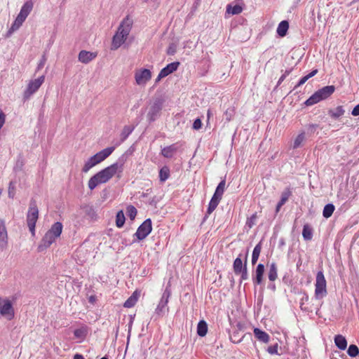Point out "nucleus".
<instances>
[{
	"label": "nucleus",
	"mask_w": 359,
	"mask_h": 359,
	"mask_svg": "<svg viewBox=\"0 0 359 359\" xmlns=\"http://www.w3.org/2000/svg\"><path fill=\"white\" fill-rule=\"evenodd\" d=\"M126 158V154H123L115 163L91 177L88 182V188L93 190L98 184L107 183L116 175L121 178Z\"/></svg>",
	"instance_id": "1"
},
{
	"label": "nucleus",
	"mask_w": 359,
	"mask_h": 359,
	"mask_svg": "<svg viewBox=\"0 0 359 359\" xmlns=\"http://www.w3.org/2000/svg\"><path fill=\"white\" fill-rule=\"evenodd\" d=\"M133 25V20L126 16L121 22L118 30L113 36L111 42V50L118 49L127 39Z\"/></svg>",
	"instance_id": "2"
},
{
	"label": "nucleus",
	"mask_w": 359,
	"mask_h": 359,
	"mask_svg": "<svg viewBox=\"0 0 359 359\" xmlns=\"http://www.w3.org/2000/svg\"><path fill=\"white\" fill-rule=\"evenodd\" d=\"M62 227L63 226L61 222H57L54 223L43 237L38 247L39 251L41 252L50 247L55 242V239L61 235Z\"/></svg>",
	"instance_id": "3"
},
{
	"label": "nucleus",
	"mask_w": 359,
	"mask_h": 359,
	"mask_svg": "<svg viewBox=\"0 0 359 359\" xmlns=\"http://www.w3.org/2000/svg\"><path fill=\"white\" fill-rule=\"evenodd\" d=\"M335 90V87L334 86H325L316 92H315L309 99H307L304 104L306 106H311L321 100L327 99L329 97Z\"/></svg>",
	"instance_id": "4"
},
{
	"label": "nucleus",
	"mask_w": 359,
	"mask_h": 359,
	"mask_svg": "<svg viewBox=\"0 0 359 359\" xmlns=\"http://www.w3.org/2000/svg\"><path fill=\"white\" fill-rule=\"evenodd\" d=\"M39 218V209L35 200L32 199L27 213V224L32 236L35 235L36 223Z\"/></svg>",
	"instance_id": "5"
},
{
	"label": "nucleus",
	"mask_w": 359,
	"mask_h": 359,
	"mask_svg": "<svg viewBox=\"0 0 359 359\" xmlns=\"http://www.w3.org/2000/svg\"><path fill=\"white\" fill-rule=\"evenodd\" d=\"M315 287V297L316 299H322L326 296V280L323 272L321 271L317 273Z\"/></svg>",
	"instance_id": "6"
},
{
	"label": "nucleus",
	"mask_w": 359,
	"mask_h": 359,
	"mask_svg": "<svg viewBox=\"0 0 359 359\" xmlns=\"http://www.w3.org/2000/svg\"><path fill=\"white\" fill-rule=\"evenodd\" d=\"M44 81H45L44 75H42L36 79L30 81L27 85L26 90L24 91V93H23L24 100H29L30 98V97L39 90V88L43 84Z\"/></svg>",
	"instance_id": "7"
},
{
	"label": "nucleus",
	"mask_w": 359,
	"mask_h": 359,
	"mask_svg": "<svg viewBox=\"0 0 359 359\" xmlns=\"http://www.w3.org/2000/svg\"><path fill=\"white\" fill-rule=\"evenodd\" d=\"M171 294L170 289L168 286L165 289L161 298L157 305V307L155 310V313L158 316H163L166 311H168V303L169 301V298Z\"/></svg>",
	"instance_id": "8"
},
{
	"label": "nucleus",
	"mask_w": 359,
	"mask_h": 359,
	"mask_svg": "<svg viewBox=\"0 0 359 359\" xmlns=\"http://www.w3.org/2000/svg\"><path fill=\"white\" fill-rule=\"evenodd\" d=\"M151 230L152 222L151 219L149 218L145 219L142 224L139 226L134 236H135L138 241H142L151 232Z\"/></svg>",
	"instance_id": "9"
},
{
	"label": "nucleus",
	"mask_w": 359,
	"mask_h": 359,
	"mask_svg": "<svg viewBox=\"0 0 359 359\" xmlns=\"http://www.w3.org/2000/svg\"><path fill=\"white\" fill-rule=\"evenodd\" d=\"M151 78V72L147 69H141L135 74V82L139 86H144Z\"/></svg>",
	"instance_id": "10"
},
{
	"label": "nucleus",
	"mask_w": 359,
	"mask_h": 359,
	"mask_svg": "<svg viewBox=\"0 0 359 359\" xmlns=\"http://www.w3.org/2000/svg\"><path fill=\"white\" fill-rule=\"evenodd\" d=\"M162 109V102L161 100H156L151 105L147 114V118L149 122L154 121L160 114Z\"/></svg>",
	"instance_id": "11"
},
{
	"label": "nucleus",
	"mask_w": 359,
	"mask_h": 359,
	"mask_svg": "<svg viewBox=\"0 0 359 359\" xmlns=\"http://www.w3.org/2000/svg\"><path fill=\"white\" fill-rule=\"evenodd\" d=\"M0 314L11 320L14 317V309L11 302L8 299H4V302L1 308H0Z\"/></svg>",
	"instance_id": "12"
},
{
	"label": "nucleus",
	"mask_w": 359,
	"mask_h": 359,
	"mask_svg": "<svg viewBox=\"0 0 359 359\" xmlns=\"http://www.w3.org/2000/svg\"><path fill=\"white\" fill-rule=\"evenodd\" d=\"M8 246V233L5 222L0 219V249L5 250Z\"/></svg>",
	"instance_id": "13"
},
{
	"label": "nucleus",
	"mask_w": 359,
	"mask_h": 359,
	"mask_svg": "<svg viewBox=\"0 0 359 359\" xmlns=\"http://www.w3.org/2000/svg\"><path fill=\"white\" fill-rule=\"evenodd\" d=\"M114 147H110L102 149V151L97 152L93 157L95 158L98 164L103 161H104L107 158H108L112 152L114 151Z\"/></svg>",
	"instance_id": "14"
},
{
	"label": "nucleus",
	"mask_w": 359,
	"mask_h": 359,
	"mask_svg": "<svg viewBox=\"0 0 359 359\" xmlns=\"http://www.w3.org/2000/svg\"><path fill=\"white\" fill-rule=\"evenodd\" d=\"M34 7V3L32 0L27 1L23 6H22L18 16L22 18L23 20H26L27 16L29 15L31 11H32Z\"/></svg>",
	"instance_id": "15"
},
{
	"label": "nucleus",
	"mask_w": 359,
	"mask_h": 359,
	"mask_svg": "<svg viewBox=\"0 0 359 359\" xmlns=\"http://www.w3.org/2000/svg\"><path fill=\"white\" fill-rule=\"evenodd\" d=\"M97 56L96 53L86 51V50H81L79 53V60L84 64H87L92 61L93 59H95Z\"/></svg>",
	"instance_id": "16"
},
{
	"label": "nucleus",
	"mask_w": 359,
	"mask_h": 359,
	"mask_svg": "<svg viewBox=\"0 0 359 359\" xmlns=\"http://www.w3.org/2000/svg\"><path fill=\"white\" fill-rule=\"evenodd\" d=\"M180 66L179 62H171L168 65H167L164 68H163L160 73L161 75H163L164 77L168 76L169 74H172V72H175L178 67Z\"/></svg>",
	"instance_id": "17"
},
{
	"label": "nucleus",
	"mask_w": 359,
	"mask_h": 359,
	"mask_svg": "<svg viewBox=\"0 0 359 359\" xmlns=\"http://www.w3.org/2000/svg\"><path fill=\"white\" fill-rule=\"evenodd\" d=\"M264 273V265L259 264L255 271V278H254V283L257 285H259L262 282L263 275Z\"/></svg>",
	"instance_id": "18"
},
{
	"label": "nucleus",
	"mask_w": 359,
	"mask_h": 359,
	"mask_svg": "<svg viewBox=\"0 0 359 359\" xmlns=\"http://www.w3.org/2000/svg\"><path fill=\"white\" fill-rule=\"evenodd\" d=\"M177 150L176 144H173L164 147L161 151V154L165 158H172Z\"/></svg>",
	"instance_id": "19"
},
{
	"label": "nucleus",
	"mask_w": 359,
	"mask_h": 359,
	"mask_svg": "<svg viewBox=\"0 0 359 359\" xmlns=\"http://www.w3.org/2000/svg\"><path fill=\"white\" fill-rule=\"evenodd\" d=\"M254 334L255 337L262 342L267 343L269 341V335L266 332L259 328L254 329Z\"/></svg>",
	"instance_id": "20"
},
{
	"label": "nucleus",
	"mask_w": 359,
	"mask_h": 359,
	"mask_svg": "<svg viewBox=\"0 0 359 359\" xmlns=\"http://www.w3.org/2000/svg\"><path fill=\"white\" fill-rule=\"evenodd\" d=\"M345 113V110L343 106H338L335 109H330L328 110V114L332 118L337 119L341 116H343Z\"/></svg>",
	"instance_id": "21"
},
{
	"label": "nucleus",
	"mask_w": 359,
	"mask_h": 359,
	"mask_svg": "<svg viewBox=\"0 0 359 359\" xmlns=\"http://www.w3.org/2000/svg\"><path fill=\"white\" fill-rule=\"evenodd\" d=\"M289 28V23L287 20L281 21L277 27L276 32L278 36L283 37L287 34Z\"/></svg>",
	"instance_id": "22"
},
{
	"label": "nucleus",
	"mask_w": 359,
	"mask_h": 359,
	"mask_svg": "<svg viewBox=\"0 0 359 359\" xmlns=\"http://www.w3.org/2000/svg\"><path fill=\"white\" fill-rule=\"evenodd\" d=\"M135 127L132 126H125L121 133V140L120 142L117 144H120L121 143L123 142L128 136L132 133V132L134 130Z\"/></svg>",
	"instance_id": "23"
},
{
	"label": "nucleus",
	"mask_w": 359,
	"mask_h": 359,
	"mask_svg": "<svg viewBox=\"0 0 359 359\" xmlns=\"http://www.w3.org/2000/svg\"><path fill=\"white\" fill-rule=\"evenodd\" d=\"M334 343L340 350H345L347 346V341L344 337L341 334L336 335L334 337Z\"/></svg>",
	"instance_id": "24"
},
{
	"label": "nucleus",
	"mask_w": 359,
	"mask_h": 359,
	"mask_svg": "<svg viewBox=\"0 0 359 359\" xmlns=\"http://www.w3.org/2000/svg\"><path fill=\"white\" fill-rule=\"evenodd\" d=\"M140 294L135 291L133 294L125 302L123 306L126 308H131L135 306L137 302Z\"/></svg>",
	"instance_id": "25"
},
{
	"label": "nucleus",
	"mask_w": 359,
	"mask_h": 359,
	"mask_svg": "<svg viewBox=\"0 0 359 359\" xmlns=\"http://www.w3.org/2000/svg\"><path fill=\"white\" fill-rule=\"evenodd\" d=\"M208 332V324L205 320H200L197 325V334L200 337H204Z\"/></svg>",
	"instance_id": "26"
},
{
	"label": "nucleus",
	"mask_w": 359,
	"mask_h": 359,
	"mask_svg": "<svg viewBox=\"0 0 359 359\" xmlns=\"http://www.w3.org/2000/svg\"><path fill=\"white\" fill-rule=\"evenodd\" d=\"M98 163L97 162V161L95 160V158L93 156H91L90 158H89L88 159L87 161H86L83 168H82V172H88L93 167L95 166L96 165H97Z\"/></svg>",
	"instance_id": "27"
},
{
	"label": "nucleus",
	"mask_w": 359,
	"mask_h": 359,
	"mask_svg": "<svg viewBox=\"0 0 359 359\" xmlns=\"http://www.w3.org/2000/svg\"><path fill=\"white\" fill-rule=\"evenodd\" d=\"M302 236L305 241H311L313 238V229L309 224H304L302 230Z\"/></svg>",
	"instance_id": "28"
},
{
	"label": "nucleus",
	"mask_w": 359,
	"mask_h": 359,
	"mask_svg": "<svg viewBox=\"0 0 359 359\" xmlns=\"http://www.w3.org/2000/svg\"><path fill=\"white\" fill-rule=\"evenodd\" d=\"M225 184H226L225 180H222L217 185L216 190L213 194V196H215L219 199H222V196L224 189H225Z\"/></svg>",
	"instance_id": "29"
},
{
	"label": "nucleus",
	"mask_w": 359,
	"mask_h": 359,
	"mask_svg": "<svg viewBox=\"0 0 359 359\" xmlns=\"http://www.w3.org/2000/svg\"><path fill=\"white\" fill-rule=\"evenodd\" d=\"M261 250H262V243H261V242H259V243H257L255 245V247L254 248L253 251H252V265H254L257 263V262L259 259Z\"/></svg>",
	"instance_id": "30"
},
{
	"label": "nucleus",
	"mask_w": 359,
	"mask_h": 359,
	"mask_svg": "<svg viewBox=\"0 0 359 359\" xmlns=\"http://www.w3.org/2000/svg\"><path fill=\"white\" fill-rule=\"evenodd\" d=\"M268 277L271 281H274L278 277L277 266L274 262L271 263L269 266Z\"/></svg>",
	"instance_id": "31"
},
{
	"label": "nucleus",
	"mask_w": 359,
	"mask_h": 359,
	"mask_svg": "<svg viewBox=\"0 0 359 359\" xmlns=\"http://www.w3.org/2000/svg\"><path fill=\"white\" fill-rule=\"evenodd\" d=\"M233 267L234 273L236 275H239L244 269V265L243 264V262L240 257L236 258L233 262Z\"/></svg>",
	"instance_id": "32"
},
{
	"label": "nucleus",
	"mask_w": 359,
	"mask_h": 359,
	"mask_svg": "<svg viewBox=\"0 0 359 359\" xmlns=\"http://www.w3.org/2000/svg\"><path fill=\"white\" fill-rule=\"evenodd\" d=\"M25 21V20H23L22 18H20L19 16H17L15 21L12 24L10 29L8 30V33L11 34L15 31L18 30Z\"/></svg>",
	"instance_id": "33"
},
{
	"label": "nucleus",
	"mask_w": 359,
	"mask_h": 359,
	"mask_svg": "<svg viewBox=\"0 0 359 359\" xmlns=\"http://www.w3.org/2000/svg\"><path fill=\"white\" fill-rule=\"evenodd\" d=\"M25 21V20H23L22 18H20L19 16H17L15 21L12 24L10 29L8 30V33L11 34L15 31L18 30Z\"/></svg>",
	"instance_id": "34"
},
{
	"label": "nucleus",
	"mask_w": 359,
	"mask_h": 359,
	"mask_svg": "<svg viewBox=\"0 0 359 359\" xmlns=\"http://www.w3.org/2000/svg\"><path fill=\"white\" fill-rule=\"evenodd\" d=\"M318 73V69H313L307 75L303 76L294 86V89L304 84L310 78L314 76Z\"/></svg>",
	"instance_id": "35"
},
{
	"label": "nucleus",
	"mask_w": 359,
	"mask_h": 359,
	"mask_svg": "<svg viewBox=\"0 0 359 359\" xmlns=\"http://www.w3.org/2000/svg\"><path fill=\"white\" fill-rule=\"evenodd\" d=\"M335 210L334 205L332 203H328L325 205L323 211V215L325 218H329L332 216Z\"/></svg>",
	"instance_id": "36"
},
{
	"label": "nucleus",
	"mask_w": 359,
	"mask_h": 359,
	"mask_svg": "<svg viewBox=\"0 0 359 359\" xmlns=\"http://www.w3.org/2000/svg\"><path fill=\"white\" fill-rule=\"evenodd\" d=\"M170 177V169L167 166H163L159 171L160 181L163 182L166 181Z\"/></svg>",
	"instance_id": "37"
},
{
	"label": "nucleus",
	"mask_w": 359,
	"mask_h": 359,
	"mask_svg": "<svg viewBox=\"0 0 359 359\" xmlns=\"http://www.w3.org/2000/svg\"><path fill=\"white\" fill-rule=\"evenodd\" d=\"M221 199L212 196L208 207V214H211L217 207Z\"/></svg>",
	"instance_id": "38"
},
{
	"label": "nucleus",
	"mask_w": 359,
	"mask_h": 359,
	"mask_svg": "<svg viewBox=\"0 0 359 359\" xmlns=\"http://www.w3.org/2000/svg\"><path fill=\"white\" fill-rule=\"evenodd\" d=\"M125 220L126 218L123 210L118 211L116 216V224L117 227L121 228L124 225Z\"/></svg>",
	"instance_id": "39"
},
{
	"label": "nucleus",
	"mask_w": 359,
	"mask_h": 359,
	"mask_svg": "<svg viewBox=\"0 0 359 359\" xmlns=\"http://www.w3.org/2000/svg\"><path fill=\"white\" fill-rule=\"evenodd\" d=\"M243 11V8L240 5L231 6L226 7V12L232 15H238Z\"/></svg>",
	"instance_id": "40"
},
{
	"label": "nucleus",
	"mask_w": 359,
	"mask_h": 359,
	"mask_svg": "<svg viewBox=\"0 0 359 359\" xmlns=\"http://www.w3.org/2000/svg\"><path fill=\"white\" fill-rule=\"evenodd\" d=\"M304 140H305V133L302 132L294 139L293 146H292L293 149L299 148L301 146L302 143Z\"/></svg>",
	"instance_id": "41"
},
{
	"label": "nucleus",
	"mask_w": 359,
	"mask_h": 359,
	"mask_svg": "<svg viewBox=\"0 0 359 359\" xmlns=\"http://www.w3.org/2000/svg\"><path fill=\"white\" fill-rule=\"evenodd\" d=\"M347 353L351 357H356L359 355V348L356 345L351 344L348 348Z\"/></svg>",
	"instance_id": "42"
},
{
	"label": "nucleus",
	"mask_w": 359,
	"mask_h": 359,
	"mask_svg": "<svg viewBox=\"0 0 359 359\" xmlns=\"http://www.w3.org/2000/svg\"><path fill=\"white\" fill-rule=\"evenodd\" d=\"M127 215L131 220H133L137 213V209L133 205H128L126 208Z\"/></svg>",
	"instance_id": "43"
},
{
	"label": "nucleus",
	"mask_w": 359,
	"mask_h": 359,
	"mask_svg": "<svg viewBox=\"0 0 359 359\" xmlns=\"http://www.w3.org/2000/svg\"><path fill=\"white\" fill-rule=\"evenodd\" d=\"M74 337L77 339H83L86 335V327H81L79 329H76L74 331Z\"/></svg>",
	"instance_id": "44"
},
{
	"label": "nucleus",
	"mask_w": 359,
	"mask_h": 359,
	"mask_svg": "<svg viewBox=\"0 0 359 359\" xmlns=\"http://www.w3.org/2000/svg\"><path fill=\"white\" fill-rule=\"evenodd\" d=\"M8 197L13 198L15 195V183L13 181L10 182L8 186Z\"/></svg>",
	"instance_id": "45"
},
{
	"label": "nucleus",
	"mask_w": 359,
	"mask_h": 359,
	"mask_svg": "<svg viewBox=\"0 0 359 359\" xmlns=\"http://www.w3.org/2000/svg\"><path fill=\"white\" fill-rule=\"evenodd\" d=\"M24 166V162L23 160L21 158H19L14 166V170L15 172L21 171L22 170V168Z\"/></svg>",
	"instance_id": "46"
},
{
	"label": "nucleus",
	"mask_w": 359,
	"mask_h": 359,
	"mask_svg": "<svg viewBox=\"0 0 359 359\" xmlns=\"http://www.w3.org/2000/svg\"><path fill=\"white\" fill-rule=\"evenodd\" d=\"M292 69H286L285 72L282 74V76L279 78L278 83H277V87L280 86L282 82L285 79V78L292 72Z\"/></svg>",
	"instance_id": "47"
},
{
	"label": "nucleus",
	"mask_w": 359,
	"mask_h": 359,
	"mask_svg": "<svg viewBox=\"0 0 359 359\" xmlns=\"http://www.w3.org/2000/svg\"><path fill=\"white\" fill-rule=\"evenodd\" d=\"M256 219H257V215H256V213H255L250 218L248 219L246 225L249 228H252L255 224Z\"/></svg>",
	"instance_id": "48"
},
{
	"label": "nucleus",
	"mask_w": 359,
	"mask_h": 359,
	"mask_svg": "<svg viewBox=\"0 0 359 359\" xmlns=\"http://www.w3.org/2000/svg\"><path fill=\"white\" fill-rule=\"evenodd\" d=\"M278 344H276L273 346H270L267 348V352L271 355H275V354L278 355Z\"/></svg>",
	"instance_id": "49"
},
{
	"label": "nucleus",
	"mask_w": 359,
	"mask_h": 359,
	"mask_svg": "<svg viewBox=\"0 0 359 359\" xmlns=\"http://www.w3.org/2000/svg\"><path fill=\"white\" fill-rule=\"evenodd\" d=\"M292 195V191L290 188H286L281 194V198H283L284 200H286L287 201V200L289 199V198L290 197V196Z\"/></svg>",
	"instance_id": "50"
},
{
	"label": "nucleus",
	"mask_w": 359,
	"mask_h": 359,
	"mask_svg": "<svg viewBox=\"0 0 359 359\" xmlns=\"http://www.w3.org/2000/svg\"><path fill=\"white\" fill-rule=\"evenodd\" d=\"M240 274H241V280H245L248 278V273L246 262L244 264V269L242 271V272Z\"/></svg>",
	"instance_id": "51"
},
{
	"label": "nucleus",
	"mask_w": 359,
	"mask_h": 359,
	"mask_svg": "<svg viewBox=\"0 0 359 359\" xmlns=\"http://www.w3.org/2000/svg\"><path fill=\"white\" fill-rule=\"evenodd\" d=\"M319 128V125L316 123H310L307 126L308 132L311 134L314 133L317 128Z\"/></svg>",
	"instance_id": "52"
},
{
	"label": "nucleus",
	"mask_w": 359,
	"mask_h": 359,
	"mask_svg": "<svg viewBox=\"0 0 359 359\" xmlns=\"http://www.w3.org/2000/svg\"><path fill=\"white\" fill-rule=\"evenodd\" d=\"M233 115V109H227L224 113V118L226 121H230L232 118V116Z\"/></svg>",
	"instance_id": "53"
},
{
	"label": "nucleus",
	"mask_w": 359,
	"mask_h": 359,
	"mask_svg": "<svg viewBox=\"0 0 359 359\" xmlns=\"http://www.w3.org/2000/svg\"><path fill=\"white\" fill-rule=\"evenodd\" d=\"M46 60H47L46 57L45 56V55H43L38 64L37 69H36L37 71L40 70L41 69H42L43 67V66L45 65V63L46 62Z\"/></svg>",
	"instance_id": "54"
},
{
	"label": "nucleus",
	"mask_w": 359,
	"mask_h": 359,
	"mask_svg": "<svg viewBox=\"0 0 359 359\" xmlns=\"http://www.w3.org/2000/svg\"><path fill=\"white\" fill-rule=\"evenodd\" d=\"M202 126V123L200 118H196L193 123V128L195 130H199Z\"/></svg>",
	"instance_id": "55"
},
{
	"label": "nucleus",
	"mask_w": 359,
	"mask_h": 359,
	"mask_svg": "<svg viewBox=\"0 0 359 359\" xmlns=\"http://www.w3.org/2000/svg\"><path fill=\"white\" fill-rule=\"evenodd\" d=\"M176 52V48L174 45H170L168 50H167V54L170 55H173Z\"/></svg>",
	"instance_id": "56"
},
{
	"label": "nucleus",
	"mask_w": 359,
	"mask_h": 359,
	"mask_svg": "<svg viewBox=\"0 0 359 359\" xmlns=\"http://www.w3.org/2000/svg\"><path fill=\"white\" fill-rule=\"evenodd\" d=\"M353 116H359V104L355 105L351 111Z\"/></svg>",
	"instance_id": "57"
},
{
	"label": "nucleus",
	"mask_w": 359,
	"mask_h": 359,
	"mask_svg": "<svg viewBox=\"0 0 359 359\" xmlns=\"http://www.w3.org/2000/svg\"><path fill=\"white\" fill-rule=\"evenodd\" d=\"M309 300V296L307 294H304V296L301 299V302H300V308L302 310H306V309H304L303 307V304H304V302H307Z\"/></svg>",
	"instance_id": "58"
},
{
	"label": "nucleus",
	"mask_w": 359,
	"mask_h": 359,
	"mask_svg": "<svg viewBox=\"0 0 359 359\" xmlns=\"http://www.w3.org/2000/svg\"><path fill=\"white\" fill-rule=\"evenodd\" d=\"M287 202L286 200H284L280 197V201L278 203L277 205H278L279 207H282L285 203Z\"/></svg>",
	"instance_id": "59"
},
{
	"label": "nucleus",
	"mask_w": 359,
	"mask_h": 359,
	"mask_svg": "<svg viewBox=\"0 0 359 359\" xmlns=\"http://www.w3.org/2000/svg\"><path fill=\"white\" fill-rule=\"evenodd\" d=\"M287 202L286 200H284L280 197V201L278 203L277 205H278L279 207H282L285 203Z\"/></svg>",
	"instance_id": "60"
},
{
	"label": "nucleus",
	"mask_w": 359,
	"mask_h": 359,
	"mask_svg": "<svg viewBox=\"0 0 359 359\" xmlns=\"http://www.w3.org/2000/svg\"><path fill=\"white\" fill-rule=\"evenodd\" d=\"M287 202L286 200H284L280 197V201L278 203L277 205H278L279 207H282L285 203Z\"/></svg>",
	"instance_id": "61"
},
{
	"label": "nucleus",
	"mask_w": 359,
	"mask_h": 359,
	"mask_svg": "<svg viewBox=\"0 0 359 359\" xmlns=\"http://www.w3.org/2000/svg\"><path fill=\"white\" fill-rule=\"evenodd\" d=\"M163 78H164V76L159 72L157 78L156 79L155 83H158Z\"/></svg>",
	"instance_id": "62"
},
{
	"label": "nucleus",
	"mask_w": 359,
	"mask_h": 359,
	"mask_svg": "<svg viewBox=\"0 0 359 359\" xmlns=\"http://www.w3.org/2000/svg\"><path fill=\"white\" fill-rule=\"evenodd\" d=\"M74 359H84L83 356L81 354H76Z\"/></svg>",
	"instance_id": "63"
},
{
	"label": "nucleus",
	"mask_w": 359,
	"mask_h": 359,
	"mask_svg": "<svg viewBox=\"0 0 359 359\" xmlns=\"http://www.w3.org/2000/svg\"><path fill=\"white\" fill-rule=\"evenodd\" d=\"M210 215V214H208V211H207V212H206V214L205 215V216H204V217H203V222H205L207 220V219H208V216H209Z\"/></svg>",
	"instance_id": "64"
}]
</instances>
